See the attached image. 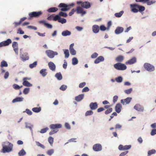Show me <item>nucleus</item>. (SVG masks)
<instances>
[{
  "label": "nucleus",
  "instance_id": "obj_33",
  "mask_svg": "<svg viewBox=\"0 0 156 156\" xmlns=\"http://www.w3.org/2000/svg\"><path fill=\"white\" fill-rule=\"evenodd\" d=\"M8 66L7 62L4 60L2 61L1 63V67H7Z\"/></svg>",
  "mask_w": 156,
  "mask_h": 156
},
{
  "label": "nucleus",
  "instance_id": "obj_32",
  "mask_svg": "<svg viewBox=\"0 0 156 156\" xmlns=\"http://www.w3.org/2000/svg\"><path fill=\"white\" fill-rule=\"evenodd\" d=\"M18 154L19 156H22L25 155L26 154V152L23 149H22L19 152Z\"/></svg>",
  "mask_w": 156,
  "mask_h": 156
},
{
  "label": "nucleus",
  "instance_id": "obj_26",
  "mask_svg": "<svg viewBox=\"0 0 156 156\" xmlns=\"http://www.w3.org/2000/svg\"><path fill=\"white\" fill-rule=\"evenodd\" d=\"M58 9L57 8L54 7L49 9L47 10V11L49 12H54L57 11Z\"/></svg>",
  "mask_w": 156,
  "mask_h": 156
},
{
  "label": "nucleus",
  "instance_id": "obj_3",
  "mask_svg": "<svg viewBox=\"0 0 156 156\" xmlns=\"http://www.w3.org/2000/svg\"><path fill=\"white\" fill-rule=\"evenodd\" d=\"M74 5L73 3H71L69 5H67L63 3H60L58 6V7L63 8L61 9L62 11H66L70 9L71 8L73 7Z\"/></svg>",
  "mask_w": 156,
  "mask_h": 156
},
{
  "label": "nucleus",
  "instance_id": "obj_54",
  "mask_svg": "<svg viewBox=\"0 0 156 156\" xmlns=\"http://www.w3.org/2000/svg\"><path fill=\"white\" fill-rule=\"evenodd\" d=\"M13 87L15 89H19L20 88V87L16 84H14Z\"/></svg>",
  "mask_w": 156,
  "mask_h": 156
},
{
  "label": "nucleus",
  "instance_id": "obj_28",
  "mask_svg": "<svg viewBox=\"0 0 156 156\" xmlns=\"http://www.w3.org/2000/svg\"><path fill=\"white\" fill-rule=\"evenodd\" d=\"M124 59V57L122 55H119L116 57L115 59L117 62H121Z\"/></svg>",
  "mask_w": 156,
  "mask_h": 156
},
{
  "label": "nucleus",
  "instance_id": "obj_48",
  "mask_svg": "<svg viewBox=\"0 0 156 156\" xmlns=\"http://www.w3.org/2000/svg\"><path fill=\"white\" fill-rule=\"evenodd\" d=\"M54 152V150L53 149H51L48 150L47 152V154L49 155H51Z\"/></svg>",
  "mask_w": 156,
  "mask_h": 156
},
{
  "label": "nucleus",
  "instance_id": "obj_13",
  "mask_svg": "<svg viewBox=\"0 0 156 156\" xmlns=\"http://www.w3.org/2000/svg\"><path fill=\"white\" fill-rule=\"evenodd\" d=\"M76 11L77 14L80 13L82 15L85 14L86 13V11H83L82 8L80 6L77 7Z\"/></svg>",
  "mask_w": 156,
  "mask_h": 156
},
{
  "label": "nucleus",
  "instance_id": "obj_31",
  "mask_svg": "<svg viewBox=\"0 0 156 156\" xmlns=\"http://www.w3.org/2000/svg\"><path fill=\"white\" fill-rule=\"evenodd\" d=\"M63 51L65 55V58H68L69 56V51L68 49H63Z\"/></svg>",
  "mask_w": 156,
  "mask_h": 156
},
{
  "label": "nucleus",
  "instance_id": "obj_46",
  "mask_svg": "<svg viewBox=\"0 0 156 156\" xmlns=\"http://www.w3.org/2000/svg\"><path fill=\"white\" fill-rule=\"evenodd\" d=\"M156 152V151L155 150H150L148 152V155L149 156L152 154H154Z\"/></svg>",
  "mask_w": 156,
  "mask_h": 156
},
{
  "label": "nucleus",
  "instance_id": "obj_2",
  "mask_svg": "<svg viewBox=\"0 0 156 156\" xmlns=\"http://www.w3.org/2000/svg\"><path fill=\"white\" fill-rule=\"evenodd\" d=\"M131 11L134 13L137 12L138 11L141 12L144 11L145 8L143 6L138 5L137 4H133L130 5Z\"/></svg>",
  "mask_w": 156,
  "mask_h": 156
},
{
  "label": "nucleus",
  "instance_id": "obj_16",
  "mask_svg": "<svg viewBox=\"0 0 156 156\" xmlns=\"http://www.w3.org/2000/svg\"><path fill=\"white\" fill-rule=\"evenodd\" d=\"M90 107L91 110H94L96 109L98 107V104L96 102H91L89 105Z\"/></svg>",
  "mask_w": 156,
  "mask_h": 156
},
{
  "label": "nucleus",
  "instance_id": "obj_30",
  "mask_svg": "<svg viewBox=\"0 0 156 156\" xmlns=\"http://www.w3.org/2000/svg\"><path fill=\"white\" fill-rule=\"evenodd\" d=\"M23 98L21 97H17L14 99L12 101V103H15L17 102L21 101H23Z\"/></svg>",
  "mask_w": 156,
  "mask_h": 156
},
{
  "label": "nucleus",
  "instance_id": "obj_11",
  "mask_svg": "<svg viewBox=\"0 0 156 156\" xmlns=\"http://www.w3.org/2000/svg\"><path fill=\"white\" fill-rule=\"evenodd\" d=\"M12 47L13 49V50L16 55H18V44L17 42L14 41L12 44Z\"/></svg>",
  "mask_w": 156,
  "mask_h": 156
},
{
  "label": "nucleus",
  "instance_id": "obj_55",
  "mask_svg": "<svg viewBox=\"0 0 156 156\" xmlns=\"http://www.w3.org/2000/svg\"><path fill=\"white\" fill-rule=\"evenodd\" d=\"M131 147V145H125L123 146V150H127L130 149Z\"/></svg>",
  "mask_w": 156,
  "mask_h": 156
},
{
  "label": "nucleus",
  "instance_id": "obj_39",
  "mask_svg": "<svg viewBox=\"0 0 156 156\" xmlns=\"http://www.w3.org/2000/svg\"><path fill=\"white\" fill-rule=\"evenodd\" d=\"M54 139L53 138L51 137H49L48 138V141L51 145H52L53 143Z\"/></svg>",
  "mask_w": 156,
  "mask_h": 156
},
{
  "label": "nucleus",
  "instance_id": "obj_56",
  "mask_svg": "<svg viewBox=\"0 0 156 156\" xmlns=\"http://www.w3.org/2000/svg\"><path fill=\"white\" fill-rule=\"evenodd\" d=\"M98 55V54L96 52H94L93 53V54L91 55V57L92 58H96Z\"/></svg>",
  "mask_w": 156,
  "mask_h": 156
},
{
  "label": "nucleus",
  "instance_id": "obj_12",
  "mask_svg": "<svg viewBox=\"0 0 156 156\" xmlns=\"http://www.w3.org/2000/svg\"><path fill=\"white\" fill-rule=\"evenodd\" d=\"M81 7L83 8L88 9L90 7L91 5L89 2L85 1L83 2V3H82Z\"/></svg>",
  "mask_w": 156,
  "mask_h": 156
},
{
  "label": "nucleus",
  "instance_id": "obj_62",
  "mask_svg": "<svg viewBox=\"0 0 156 156\" xmlns=\"http://www.w3.org/2000/svg\"><path fill=\"white\" fill-rule=\"evenodd\" d=\"M89 90V89L87 87H85L82 89V92H87Z\"/></svg>",
  "mask_w": 156,
  "mask_h": 156
},
{
  "label": "nucleus",
  "instance_id": "obj_53",
  "mask_svg": "<svg viewBox=\"0 0 156 156\" xmlns=\"http://www.w3.org/2000/svg\"><path fill=\"white\" fill-rule=\"evenodd\" d=\"M106 28L103 25H101L100 26V29L102 31H104L106 29Z\"/></svg>",
  "mask_w": 156,
  "mask_h": 156
},
{
  "label": "nucleus",
  "instance_id": "obj_59",
  "mask_svg": "<svg viewBox=\"0 0 156 156\" xmlns=\"http://www.w3.org/2000/svg\"><path fill=\"white\" fill-rule=\"evenodd\" d=\"M86 83L85 82L80 83L79 85V87L82 88L83 87L86 85Z\"/></svg>",
  "mask_w": 156,
  "mask_h": 156
},
{
  "label": "nucleus",
  "instance_id": "obj_47",
  "mask_svg": "<svg viewBox=\"0 0 156 156\" xmlns=\"http://www.w3.org/2000/svg\"><path fill=\"white\" fill-rule=\"evenodd\" d=\"M36 143L37 145V146L40 147L43 149L45 148V146L43 144H41L38 141H36Z\"/></svg>",
  "mask_w": 156,
  "mask_h": 156
},
{
  "label": "nucleus",
  "instance_id": "obj_41",
  "mask_svg": "<svg viewBox=\"0 0 156 156\" xmlns=\"http://www.w3.org/2000/svg\"><path fill=\"white\" fill-rule=\"evenodd\" d=\"M58 22L61 23L62 24L65 23L66 22V19L63 18H60V20L58 21Z\"/></svg>",
  "mask_w": 156,
  "mask_h": 156
},
{
  "label": "nucleus",
  "instance_id": "obj_40",
  "mask_svg": "<svg viewBox=\"0 0 156 156\" xmlns=\"http://www.w3.org/2000/svg\"><path fill=\"white\" fill-rule=\"evenodd\" d=\"M115 81L118 83H121L122 81V78L121 76H119L115 79Z\"/></svg>",
  "mask_w": 156,
  "mask_h": 156
},
{
  "label": "nucleus",
  "instance_id": "obj_34",
  "mask_svg": "<svg viewBox=\"0 0 156 156\" xmlns=\"http://www.w3.org/2000/svg\"><path fill=\"white\" fill-rule=\"evenodd\" d=\"M55 76L58 80H60L62 79V76L60 73H57L56 74Z\"/></svg>",
  "mask_w": 156,
  "mask_h": 156
},
{
  "label": "nucleus",
  "instance_id": "obj_25",
  "mask_svg": "<svg viewBox=\"0 0 156 156\" xmlns=\"http://www.w3.org/2000/svg\"><path fill=\"white\" fill-rule=\"evenodd\" d=\"M71 34V32L68 30L64 31L62 33V35L63 36H69Z\"/></svg>",
  "mask_w": 156,
  "mask_h": 156
},
{
  "label": "nucleus",
  "instance_id": "obj_1",
  "mask_svg": "<svg viewBox=\"0 0 156 156\" xmlns=\"http://www.w3.org/2000/svg\"><path fill=\"white\" fill-rule=\"evenodd\" d=\"M2 146L3 147L2 151L3 153L9 152L12 150L13 144L8 141L3 142Z\"/></svg>",
  "mask_w": 156,
  "mask_h": 156
},
{
  "label": "nucleus",
  "instance_id": "obj_23",
  "mask_svg": "<svg viewBox=\"0 0 156 156\" xmlns=\"http://www.w3.org/2000/svg\"><path fill=\"white\" fill-rule=\"evenodd\" d=\"M104 58L102 56H101L98 57L95 60L94 62L95 64H97L101 62L104 61Z\"/></svg>",
  "mask_w": 156,
  "mask_h": 156
},
{
  "label": "nucleus",
  "instance_id": "obj_57",
  "mask_svg": "<svg viewBox=\"0 0 156 156\" xmlns=\"http://www.w3.org/2000/svg\"><path fill=\"white\" fill-rule=\"evenodd\" d=\"M118 99V97L117 95H115L113 97V101L114 103H115L116 102Z\"/></svg>",
  "mask_w": 156,
  "mask_h": 156
},
{
  "label": "nucleus",
  "instance_id": "obj_37",
  "mask_svg": "<svg viewBox=\"0 0 156 156\" xmlns=\"http://www.w3.org/2000/svg\"><path fill=\"white\" fill-rule=\"evenodd\" d=\"M58 14L60 16L66 17L67 16V14L66 13L63 12L62 11L60 12Z\"/></svg>",
  "mask_w": 156,
  "mask_h": 156
},
{
  "label": "nucleus",
  "instance_id": "obj_24",
  "mask_svg": "<svg viewBox=\"0 0 156 156\" xmlns=\"http://www.w3.org/2000/svg\"><path fill=\"white\" fill-rule=\"evenodd\" d=\"M48 65L50 69L53 71L55 70L56 68L53 62H49Z\"/></svg>",
  "mask_w": 156,
  "mask_h": 156
},
{
  "label": "nucleus",
  "instance_id": "obj_52",
  "mask_svg": "<svg viewBox=\"0 0 156 156\" xmlns=\"http://www.w3.org/2000/svg\"><path fill=\"white\" fill-rule=\"evenodd\" d=\"M67 88V86L63 85L61 86L60 88V89L64 91L66 90Z\"/></svg>",
  "mask_w": 156,
  "mask_h": 156
},
{
  "label": "nucleus",
  "instance_id": "obj_5",
  "mask_svg": "<svg viewBox=\"0 0 156 156\" xmlns=\"http://www.w3.org/2000/svg\"><path fill=\"white\" fill-rule=\"evenodd\" d=\"M114 68L117 70H124L126 69V66L123 64L118 62L114 65Z\"/></svg>",
  "mask_w": 156,
  "mask_h": 156
},
{
  "label": "nucleus",
  "instance_id": "obj_21",
  "mask_svg": "<svg viewBox=\"0 0 156 156\" xmlns=\"http://www.w3.org/2000/svg\"><path fill=\"white\" fill-rule=\"evenodd\" d=\"M122 107V106L120 104L118 103L115 106L116 112L118 113H119L121 111Z\"/></svg>",
  "mask_w": 156,
  "mask_h": 156
},
{
  "label": "nucleus",
  "instance_id": "obj_38",
  "mask_svg": "<svg viewBox=\"0 0 156 156\" xmlns=\"http://www.w3.org/2000/svg\"><path fill=\"white\" fill-rule=\"evenodd\" d=\"M72 64L73 65H76L78 63V60L76 58H73L72 59Z\"/></svg>",
  "mask_w": 156,
  "mask_h": 156
},
{
  "label": "nucleus",
  "instance_id": "obj_49",
  "mask_svg": "<svg viewBox=\"0 0 156 156\" xmlns=\"http://www.w3.org/2000/svg\"><path fill=\"white\" fill-rule=\"evenodd\" d=\"M112 111V108H109L105 112V114H108L109 113H110Z\"/></svg>",
  "mask_w": 156,
  "mask_h": 156
},
{
  "label": "nucleus",
  "instance_id": "obj_35",
  "mask_svg": "<svg viewBox=\"0 0 156 156\" xmlns=\"http://www.w3.org/2000/svg\"><path fill=\"white\" fill-rule=\"evenodd\" d=\"M124 12L123 11H122L120 12H119L116 13H115V16L117 17H120L122 15Z\"/></svg>",
  "mask_w": 156,
  "mask_h": 156
},
{
  "label": "nucleus",
  "instance_id": "obj_44",
  "mask_svg": "<svg viewBox=\"0 0 156 156\" xmlns=\"http://www.w3.org/2000/svg\"><path fill=\"white\" fill-rule=\"evenodd\" d=\"M93 114V112L91 110L87 111L85 113V115L86 116L91 115Z\"/></svg>",
  "mask_w": 156,
  "mask_h": 156
},
{
  "label": "nucleus",
  "instance_id": "obj_8",
  "mask_svg": "<svg viewBox=\"0 0 156 156\" xmlns=\"http://www.w3.org/2000/svg\"><path fill=\"white\" fill-rule=\"evenodd\" d=\"M45 52L48 56L51 58H53L55 55L58 54L57 52H54L51 50H47Z\"/></svg>",
  "mask_w": 156,
  "mask_h": 156
},
{
  "label": "nucleus",
  "instance_id": "obj_7",
  "mask_svg": "<svg viewBox=\"0 0 156 156\" xmlns=\"http://www.w3.org/2000/svg\"><path fill=\"white\" fill-rule=\"evenodd\" d=\"M42 14V12L41 11L38 12H33L29 13V16L30 17L29 19H31L33 17H37L40 16Z\"/></svg>",
  "mask_w": 156,
  "mask_h": 156
},
{
  "label": "nucleus",
  "instance_id": "obj_61",
  "mask_svg": "<svg viewBox=\"0 0 156 156\" xmlns=\"http://www.w3.org/2000/svg\"><path fill=\"white\" fill-rule=\"evenodd\" d=\"M24 33V32L21 28H19L17 31V34H23Z\"/></svg>",
  "mask_w": 156,
  "mask_h": 156
},
{
  "label": "nucleus",
  "instance_id": "obj_14",
  "mask_svg": "<svg viewBox=\"0 0 156 156\" xmlns=\"http://www.w3.org/2000/svg\"><path fill=\"white\" fill-rule=\"evenodd\" d=\"M132 100V98L130 97L127 98L124 100H121V102L123 105H126L129 104Z\"/></svg>",
  "mask_w": 156,
  "mask_h": 156
},
{
  "label": "nucleus",
  "instance_id": "obj_22",
  "mask_svg": "<svg viewBox=\"0 0 156 156\" xmlns=\"http://www.w3.org/2000/svg\"><path fill=\"white\" fill-rule=\"evenodd\" d=\"M149 0H135L136 2H143V3L147 2V4L148 5H150L154 3L152 1L149 2Z\"/></svg>",
  "mask_w": 156,
  "mask_h": 156
},
{
  "label": "nucleus",
  "instance_id": "obj_15",
  "mask_svg": "<svg viewBox=\"0 0 156 156\" xmlns=\"http://www.w3.org/2000/svg\"><path fill=\"white\" fill-rule=\"evenodd\" d=\"M134 108L138 111L143 112L144 110V107L139 104H136L135 105Z\"/></svg>",
  "mask_w": 156,
  "mask_h": 156
},
{
  "label": "nucleus",
  "instance_id": "obj_58",
  "mask_svg": "<svg viewBox=\"0 0 156 156\" xmlns=\"http://www.w3.org/2000/svg\"><path fill=\"white\" fill-rule=\"evenodd\" d=\"M33 126L29 123H26V128H28L30 129H32Z\"/></svg>",
  "mask_w": 156,
  "mask_h": 156
},
{
  "label": "nucleus",
  "instance_id": "obj_20",
  "mask_svg": "<svg viewBox=\"0 0 156 156\" xmlns=\"http://www.w3.org/2000/svg\"><path fill=\"white\" fill-rule=\"evenodd\" d=\"M92 30L94 33H98L99 30V27L97 25H94L92 27Z\"/></svg>",
  "mask_w": 156,
  "mask_h": 156
},
{
  "label": "nucleus",
  "instance_id": "obj_6",
  "mask_svg": "<svg viewBox=\"0 0 156 156\" xmlns=\"http://www.w3.org/2000/svg\"><path fill=\"white\" fill-rule=\"evenodd\" d=\"M144 66L146 70L149 72H152L155 70L154 67L148 63H144Z\"/></svg>",
  "mask_w": 156,
  "mask_h": 156
},
{
  "label": "nucleus",
  "instance_id": "obj_9",
  "mask_svg": "<svg viewBox=\"0 0 156 156\" xmlns=\"http://www.w3.org/2000/svg\"><path fill=\"white\" fill-rule=\"evenodd\" d=\"M12 41L10 39H8L6 41H3L0 43V47L9 45L12 43Z\"/></svg>",
  "mask_w": 156,
  "mask_h": 156
},
{
  "label": "nucleus",
  "instance_id": "obj_50",
  "mask_svg": "<svg viewBox=\"0 0 156 156\" xmlns=\"http://www.w3.org/2000/svg\"><path fill=\"white\" fill-rule=\"evenodd\" d=\"M48 130V128L46 127L45 128L42 129H41L40 132L41 133H46L47 131Z\"/></svg>",
  "mask_w": 156,
  "mask_h": 156
},
{
  "label": "nucleus",
  "instance_id": "obj_36",
  "mask_svg": "<svg viewBox=\"0 0 156 156\" xmlns=\"http://www.w3.org/2000/svg\"><path fill=\"white\" fill-rule=\"evenodd\" d=\"M32 110L34 112H38L41 111V107H36L33 108L32 109Z\"/></svg>",
  "mask_w": 156,
  "mask_h": 156
},
{
  "label": "nucleus",
  "instance_id": "obj_42",
  "mask_svg": "<svg viewBox=\"0 0 156 156\" xmlns=\"http://www.w3.org/2000/svg\"><path fill=\"white\" fill-rule=\"evenodd\" d=\"M37 62L35 61L33 63L31 64L30 65L29 67L31 68H33L34 67H35L37 65Z\"/></svg>",
  "mask_w": 156,
  "mask_h": 156
},
{
  "label": "nucleus",
  "instance_id": "obj_27",
  "mask_svg": "<svg viewBox=\"0 0 156 156\" xmlns=\"http://www.w3.org/2000/svg\"><path fill=\"white\" fill-rule=\"evenodd\" d=\"M40 73L43 77L45 76L47 74L46 69H41L40 71Z\"/></svg>",
  "mask_w": 156,
  "mask_h": 156
},
{
  "label": "nucleus",
  "instance_id": "obj_18",
  "mask_svg": "<svg viewBox=\"0 0 156 156\" xmlns=\"http://www.w3.org/2000/svg\"><path fill=\"white\" fill-rule=\"evenodd\" d=\"M84 95L83 94H80L75 97V99L77 102H79L82 100L84 98Z\"/></svg>",
  "mask_w": 156,
  "mask_h": 156
},
{
  "label": "nucleus",
  "instance_id": "obj_63",
  "mask_svg": "<svg viewBox=\"0 0 156 156\" xmlns=\"http://www.w3.org/2000/svg\"><path fill=\"white\" fill-rule=\"evenodd\" d=\"M25 112L29 115H31L32 114V112L29 109H27L26 110Z\"/></svg>",
  "mask_w": 156,
  "mask_h": 156
},
{
  "label": "nucleus",
  "instance_id": "obj_17",
  "mask_svg": "<svg viewBox=\"0 0 156 156\" xmlns=\"http://www.w3.org/2000/svg\"><path fill=\"white\" fill-rule=\"evenodd\" d=\"M136 62V58L134 57L128 60L126 62V65H131L135 63Z\"/></svg>",
  "mask_w": 156,
  "mask_h": 156
},
{
  "label": "nucleus",
  "instance_id": "obj_43",
  "mask_svg": "<svg viewBox=\"0 0 156 156\" xmlns=\"http://www.w3.org/2000/svg\"><path fill=\"white\" fill-rule=\"evenodd\" d=\"M60 17L58 15H56L55 16L53 17V20L55 21H56L57 20L58 21L60 20Z\"/></svg>",
  "mask_w": 156,
  "mask_h": 156
},
{
  "label": "nucleus",
  "instance_id": "obj_4",
  "mask_svg": "<svg viewBox=\"0 0 156 156\" xmlns=\"http://www.w3.org/2000/svg\"><path fill=\"white\" fill-rule=\"evenodd\" d=\"M62 126L60 124H51L50 126V128L52 129H54V130L51 131L49 133L50 135H51L56 133L58 130L57 129L58 128H61Z\"/></svg>",
  "mask_w": 156,
  "mask_h": 156
},
{
  "label": "nucleus",
  "instance_id": "obj_60",
  "mask_svg": "<svg viewBox=\"0 0 156 156\" xmlns=\"http://www.w3.org/2000/svg\"><path fill=\"white\" fill-rule=\"evenodd\" d=\"M155 134H156V129H152L151 133V135L154 136Z\"/></svg>",
  "mask_w": 156,
  "mask_h": 156
},
{
  "label": "nucleus",
  "instance_id": "obj_64",
  "mask_svg": "<svg viewBox=\"0 0 156 156\" xmlns=\"http://www.w3.org/2000/svg\"><path fill=\"white\" fill-rule=\"evenodd\" d=\"M76 11V10L74 9H72L71 11L69 13V16H72L73 14Z\"/></svg>",
  "mask_w": 156,
  "mask_h": 156
},
{
  "label": "nucleus",
  "instance_id": "obj_10",
  "mask_svg": "<svg viewBox=\"0 0 156 156\" xmlns=\"http://www.w3.org/2000/svg\"><path fill=\"white\" fill-rule=\"evenodd\" d=\"M93 149L94 151H99L101 150L102 147L101 145L99 144H94L93 147Z\"/></svg>",
  "mask_w": 156,
  "mask_h": 156
},
{
  "label": "nucleus",
  "instance_id": "obj_45",
  "mask_svg": "<svg viewBox=\"0 0 156 156\" xmlns=\"http://www.w3.org/2000/svg\"><path fill=\"white\" fill-rule=\"evenodd\" d=\"M30 88H26L23 90V93L24 94H27L29 92Z\"/></svg>",
  "mask_w": 156,
  "mask_h": 156
},
{
  "label": "nucleus",
  "instance_id": "obj_29",
  "mask_svg": "<svg viewBox=\"0 0 156 156\" xmlns=\"http://www.w3.org/2000/svg\"><path fill=\"white\" fill-rule=\"evenodd\" d=\"M23 86L27 87H31L32 86V84H31L28 81L25 80L23 81Z\"/></svg>",
  "mask_w": 156,
  "mask_h": 156
},
{
  "label": "nucleus",
  "instance_id": "obj_51",
  "mask_svg": "<svg viewBox=\"0 0 156 156\" xmlns=\"http://www.w3.org/2000/svg\"><path fill=\"white\" fill-rule=\"evenodd\" d=\"M132 90V88H130L126 90H125L124 92L125 93L127 94H130Z\"/></svg>",
  "mask_w": 156,
  "mask_h": 156
},
{
  "label": "nucleus",
  "instance_id": "obj_19",
  "mask_svg": "<svg viewBox=\"0 0 156 156\" xmlns=\"http://www.w3.org/2000/svg\"><path fill=\"white\" fill-rule=\"evenodd\" d=\"M123 31V28L121 27H118L115 30V33L117 34L122 33Z\"/></svg>",
  "mask_w": 156,
  "mask_h": 156
}]
</instances>
